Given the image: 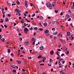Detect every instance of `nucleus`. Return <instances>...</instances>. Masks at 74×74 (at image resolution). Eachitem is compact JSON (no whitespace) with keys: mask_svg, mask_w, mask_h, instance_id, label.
Returning <instances> with one entry per match:
<instances>
[{"mask_svg":"<svg viewBox=\"0 0 74 74\" xmlns=\"http://www.w3.org/2000/svg\"><path fill=\"white\" fill-rule=\"evenodd\" d=\"M24 32L26 34L27 33V32H29V29L27 28H25L24 29Z\"/></svg>","mask_w":74,"mask_h":74,"instance_id":"obj_1","label":"nucleus"},{"mask_svg":"<svg viewBox=\"0 0 74 74\" xmlns=\"http://www.w3.org/2000/svg\"><path fill=\"white\" fill-rule=\"evenodd\" d=\"M32 42H33V45H34L35 44V40L34 38H32L31 40Z\"/></svg>","mask_w":74,"mask_h":74,"instance_id":"obj_2","label":"nucleus"},{"mask_svg":"<svg viewBox=\"0 0 74 74\" xmlns=\"http://www.w3.org/2000/svg\"><path fill=\"white\" fill-rule=\"evenodd\" d=\"M47 7H49L50 6H51V4L49 3H48L47 4Z\"/></svg>","mask_w":74,"mask_h":74,"instance_id":"obj_3","label":"nucleus"},{"mask_svg":"<svg viewBox=\"0 0 74 74\" xmlns=\"http://www.w3.org/2000/svg\"><path fill=\"white\" fill-rule=\"evenodd\" d=\"M25 5L26 8H27V1H25Z\"/></svg>","mask_w":74,"mask_h":74,"instance_id":"obj_4","label":"nucleus"},{"mask_svg":"<svg viewBox=\"0 0 74 74\" xmlns=\"http://www.w3.org/2000/svg\"><path fill=\"white\" fill-rule=\"evenodd\" d=\"M19 10L18 9H16L14 10L15 12H16V13H17V12H20V11H19Z\"/></svg>","mask_w":74,"mask_h":74,"instance_id":"obj_5","label":"nucleus"},{"mask_svg":"<svg viewBox=\"0 0 74 74\" xmlns=\"http://www.w3.org/2000/svg\"><path fill=\"white\" fill-rule=\"evenodd\" d=\"M24 44L25 45H26L27 46V45H28V44H29V42H24Z\"/></svg>","mask_w":74,"mask_h":74,"instance_id":"obj_6","label":"nucleus"},{"mask_svg":"<svg viewBox=\"0 0 74 74\" xmlns=\"http://www.w3.org/2000/svg\"><path fill=\"white\" fill-rule=\"evenodd\" d=\"M67 36H70V32H67Z\"/></svg>","mask_w":74,"mask_h":74,"instance_id":"obj_7","label":"nucleus"},{"mask_svg":"<svg viewBox=\"0 0 74 74\" xmlns=\"http://www.w3.org/2000/svg\"><path fill=\"white\" fill-rule=\"evenodd\" d=\"M54 52L52 50L50 51V54L51 55H53V54Z\"/></svg>","mask_w":74,"mask_h":74,"instance_id":"obj_8","label":"nucleus"},{"mask_svg":"<svg viewBox=\"0 0 74 74\" xmlns=\"http://www.w3.org/2000/svg\"><path fill=\"white\" fill-rule=\"evenodd\" d=\"M5 22H8V21H9V20H8V18H5Z\"/></svg>","mask_w":74,"mask_h":74,"instance_id":"obj_9","label":"nucleus"},{"mask_svg":"<svg viewBox=\"0 0 74 74\" xmlns=\"http://www.w3.org/2000/svg\"><path fill=\"white\" fill-rule=\"evenodd\" d=\"M40 50H43L44 49V47L43 46H41V47H40Z\"/></svg>","mask_w":74,"mask_h":74,"instance_id":"obj_10","label":"nucleus"},{"mask_svg":"<svg viewBox=\"0 0 74 74\" xmlns=\"http://www.w3.org/2000/svg\"><path fill=\"white\" fill-rule=\"evenodd\" d=\"M53 34L54 35H56L57 34H58V32H54L53 33Z\"/></svg>","mask_w":74,"mask_h":74,"instance_id":"obj_11","label":"nucleus"},{"mask_svg":"<svg viewBox=\"0 0 74 74\" xmlns=\"http://www.w3.org/2000/svg\"><path fill=\"white\" fill-rule=\"evenodd\" d=\"M47 23H44V26H45V27L47 26Z\"/></svg>","mask_w":74,"mask_h":74,"instance_id":"obj_12","label":"nucleus"},{"mask_svg":"<svg viewBox=\"0 0 74 74\" xmlns=\"http://www.w3.org/2000/svg\"><path fill=\"white\" fill-rule=\"evenodd\" d=\"M66 16L68 18H70V16H69V15L68 14H67L66 15Z\"/></svg>","mask_w":74,"mask_h":74,"instance_id":"obj_13","label":"nucleus"},{"mask_svg":"<svg viewBox=\"0 0 74 74\" xmlns=\"http://www.w3.org/2000/svg\"><path fill=\"white\" fill-rule=\"evenodd\" d=\"M16 3L18 5H19V4H20V2H19V1H16Z\"/></svg>","mask_w":74,"mask_h":74,"instance_id":"obj_14","label":"nucleus"},{"mask_svg":"<svg viewBox=\"0 0 74 74\" xmlns=\"http://www.w3.org/2000/svg\"><path fill=\"white\" fill-rule=\"evenodd\" d=\"M17 62H18V64H21V61H17Z\"/></svg>","mask_w":74,"mask_h":74,"instance_id":"obj_15","label":"nucleus"},{"mask_svg":"<svg viewBox=\"0 0 74 74\" xmlns=\"http://www.w3.org/2000/svg\"><path fill=\"white\" fill-rule=\"evenodd\" d=\"M1 40L2 41H3V42H4L5 41V39H4V38H3L1 39Z\"/></svg>","mask_w":74,"mask_h":74,"instance_id":"obj_16","label":"nucleus"},{"mask_svg":"<svg viewBox=\"0 0 74 74\" xmlns=\"http://www.w3.org/2000/svg\"><path fill=\"white\" fill-rule=\"evenodd\" d=\"M41 58V55H39L38 56V59H40Z\"/></svg>","mask_w":74,"mask_h":74,"instance_id":"obj_17","label":"nucleus"},{"mask_svg":"<svg viewBox=\"0 0 74 74\" xmlns=\"http://www.w3.org/2000/svg\"><path fill=\"white\" fill-rule=\"evenodd\" d=\"M52 60L51 59H50L49 63H52Z\"/></svg>","mask_w":74,"mask_h":74,"instance_id":"obj_18","label":"nucleus"},{"mask_svg":"<svg viewBox=\"0 0 74 74\" xmlns=\"http://www.w3.org/2000/svg\"><path fill=\"white\" fill-rule=\"evenodd\" d=\"M49 32L48 30H46L45 31V33H48Z\"/></svg>","mask_w":74,"mask_h":74,"instance_id":"obj_19","label":"nucleus"},{"mask_svg":"<svg viewBox=\"0 0 74 74\" xmlns=\"http://www.w3.org/2000/svg\"><path fill=\"white\" fill-rule=\"evenodd\" d=\"M16 71V70H15V69H14L13 70V72L14 73H15Z\"/></svg>","mask_w":74,"mask_h":74,"instance_id":"obj_20","label":"nucleus"},{"mask_svg":"<svg viewBox=\"0 0 74 74\" xmlns=\"http://www.w3.org/2000/svg\"><path fill=\"white\" fill-rule=\"evenodd\" d=\"M8 53H10V49H8Z\"/></svg>","mask_w":74,"mask_h":74,"instance_id":"obj_21","label":"nucleus"},{"mask_svg":"<svg viewBox=\"0 0 74 74\" xmlns=\"http://www.w3.org/2000/svg\"><path fill=\"white\" fill-rule=\"evenodd\" d=\"M74 5H73L72 6V7L71 8V9L73 10V9H74Z\"/></svg>","mask_w":74,"mask_h":74,"instance_id":"obj_22","label":"nucleus"},{"mask_svg":"<svg viewBox=\"0 0 74 74\" xmlns=\"http://www.w3.org/2000/svg\"><path fill=\"white\" fill-rule=\"evenodd\" d=\"M35 16V14H34L33 15H32L31 16L32 17H33Z\"/></svg>","mask_w":74,"mask_h":74,"instance_id":"obj_23","label":"nucleus"},{"mask_svg":"<svg viewBox=\"0 0 74 74\" xmlns=\"http://www.w3.org/2000/svg\"><path fill=\"white\" fill-rule=\"evenodd\" d=\"M32 25H36V23H33Z\"/></svg>","mask_w":74,"mask_h":74,"instance_id":"obj_24","label":"nucleus"},{"mask_svg":"<svg viewBox=\"0 0 74 74\" xmlns=\"http://www.w3.org/2000/svg\"><path fill=\"white\" fill-rule=\"evenodd\" d=\"M48 7H49V8L50 9H52V6H50Z\"/></svg>","mask_w":74,"mask_h":74,"instance_id":"obj_25","label":"nucleus"},{"mask_svg":"<svg viewBox=\"0 0 74 74\" xmlns=\"http://www.w3.org/2000/svg\"><path fill=\"white\" fill-rule=\"evenodd\" d=\"M55 12H56V14H57V12H58V10L56 11V10H55Z\"/></svg>","mask_w":74,"mask_h":74,"instance_id":"obj_26","label":"nucleus"},{"mask_svg":"<svg viewBox=\"0 0 74 74\" xmlns=\"http://www.w3.org/2000/svg\"><path fill=\"white\" fill-rule=\"evenodd\" d=\"M62 64H64V63L65 62V61H62Z\"/></svg>","mask_w":74,"mask_h":74,"instance_id":"obj_27","label":"nucleus"},{"mask_svg":"<svg viewBox=\"0 0 74 74\" xmlns=\"http://www.w3.org/2000/svg\"><path fill=\"white\" fill-rule=\"evenodd\" d=\"M40 66H44V64H40Z\"/></svg>","mask_w":74,"mask_h":74,"instance_id":"obj_28","label":"nucleus"},{"mask_svg":"<svg viewBox=\"0 0 74 74\" xmlns=\"http://www.w3.org/2000/svg\"><path fill=\"white\" fill-rule=\"evenodd\" d=\"M7 4L8 5H10V3H8V2H7Z\"/></svg>","mask_w":74,"mask_h":74,"instance_id":"obj_29","label":"nucleus"},{"mask_svg":"<svg viewBox=\"0 0 74 74\" xmlns=\"http://www.w3.org/2000/svg\"><path fill=\"white\" fill-rule=\"evenodd\" d=\"M39 30H40V31H42V30H43V29L42 28H40L39 29Z\"/></svg>","mask_w":74,"mask_h":74,"instance_id":"obj_30","label":"nucleus"},{"mask_svg":"<svg viewBox=\"0 0 74 74\" xmlns=\"http://www.w3.org/2000/svg\"><path fill=\"white\" fill-rule=\"evenodd\" d=\"M4 26L5 28H7V26L6 25H4Z\"/></svg>","mask_w":74,"mask_h":74,"instance_id":"obj_31","label":"nucleus"},{"mask_svg":"<svg viewBox=\"0 0 74 74\" xmlns=\"http://www.w3.org/2000/svg\"><path fill=\"white\" fill-rule=\"evenodd\" d=\"M19 40H20V41H22V38H20Z\"/></svg>","mask_w":74,"mask_h":74,"instance_id":"obj_32","label":"nucleus"},{"mask_svg":"<svg viewBox=\"0 0 74 74\" xmlns=\"http://www.w3.org/2000/svg\"><path fill=\"white\" fill-rule=\"evenodd\" d=\"M24 63L25 64H26L27 63V62H26V61H24Z\"/></svg>","mask_w":74,"mask_h":74,"instance_id":"obj_33","label":"nucleus"},{"mask_svg":"<svg viewBox=\"0 0 74 74\" xmlns=\"http://www.w3.org/2000/svg\"><path fill=\"white\" fill-rule=\"evenodd\" d=\"M33 7L34 8H36V7H35V6L34 5V4H33Z\"/></svg>","mask_w":74,"mask_h":74,"instance_id":"obj_34","label":"nucleus"},{"mask_svg":"<svg viewBox=\"0 0 74 74\" xmlns=\"http://www.w3.org/2000/svg\"><path fill=\"white\" fill-rule=\"evenodd\" d=\"M42 60H40V61H39V63H41L42 62Z\"/></svg>","mask_w":74,"mask_h":74,"instance_id":"obj_35","label":"nucleus"},{"mask_svg":"<svg viewBox=\"0 0 74 74\" xmlns=\"http://www.w3.org/2000/svg\"><path fill=\"white\" fill-rule=\"evenodd\" d=\"M3 20H2L0 21V23H3Z\"/></svg>","mask_w":74,"mask_h":74,"instance_id":"obj_36","label":"nucleus"},{"mask_svg":"<svg viewBox=\"0 0 74 74\" xmlns=\"http://www.w3.org/2000/svg\"><path fill=\"white\" fill-rule=\"evenodd\" d=\"M40 19H42V16H40L39 17Z\"/></svg>","mask_w":74,"mask_h":74,"instance_id":"obj_37","label":"nucleus"},{"mask_svg":"<svg viewBox=\"0 0 74 74\" xmlns=\"http://www.w3.org/2000/svg\"><path fill=\"white\" fill-rule=\"evenodd\" d=\"M74 37H72L71 38V41H73V39L74 38Z\"/></svg>","mask_w":74,"mask_h":74,"instance_id":"obj_38","label":"nucleus"},{"mask_svg":"<svg viewBox=\"0 0 74 74\" xmlns=\"http://www.w3.org/2000/svg\"><path fill=\"white\" fill-rule=\"evenodd\" d=\"M48 66H51V64H48Z\"/></svg>","mask_w":74,"mask_h":74,"instance_id":"obj_39","label":"nucleus"},{"mask_svg":"<svg viewBox=\"0 0 74 74\" xmlns=\"http://www.w3.org/2000/svg\"><path fill=\"white\" fill-rule=\"evenodd\" d=\"M8 16H9V17H10L11 16V15L10 14H8Z\"/></svg>","mask_w":74,"mask_h":74,"instance_id":"obj_40","label":"nucleus"},{"mask_svg":"<svg viewBox=\"0 0 74 74\" xmlns=\"http://www.w3.org/2000/svg\"><path fill=\"white\" fill-rule=\"evenodd\" d=\"M5 10H8V8H7V7H5Z\"/></svg>","mask_w":74,"mask_h":74,"instance_id":"obj_41","label":"nucleus"},{"mask_svg":"<svg viewBox=\"0 0 74 74\" xmlns=\"http://www.w3.org/2000/svg\"><path fill=\"white\" fill-rule=\"evenodd\" d=\"M21 23H22V24H23V23H24V22L22 21H21Z\"/></svg>","mask_w":74,"mask_h":74,"instance_id":"obj_42","label":"nucleus"},{"mask_svg":"<svg viewBox=\"0 0 74 74\" xmlns=\"http://www.w3.org/2000/svg\"><path fill=\"white\" fill-rule=\"evenodd\" d=\"M46 36H49V34H46Z\"/></svg>","mask_w":74,"mask_h":74,"instance_id":"obj_43","label":"nucleus"},{"mask_svg":"<svg viewBox=\"0 0 74 74\" xmlns=\"http://www.w3.org/2000/svg\"><path fill=\"white\" fill-rule=\"evenodd\" d=\"M67 54H69V51H67L66 52Z\"/></svg>","mask_w":74,"mask_h":74,"instance_id":"obj_44","label":"nucleus"},{"mask_svg":"<svg viewBox=\"0 0 74 74\" xmlns=\"http://www.w3.org/2000/svg\"><path fill=\"white\" fill-rule=\"evenodd\" d=\"M64 56V54H62L61 55V56Z\"/></svg>","mask_w":74,"mask_h":74,"instance_id":"obj_45","label":"nucleus"},{"mask_svg":"<svg viewBox=\"0 0 74 74\" xmlns=\"http://www.w3.org/2000/svg\"><path fill=\"white\" fill-rule=\"evenodd\" d=\"M30 30H33V28L32 27L30 29H29Z\"/></svg>","mask_w":74,"mask_h":74,"instance_id":"obj_46","label":"nucleus"},{"mask_svg":"<svg viewBox=\"0 0 74 74\" xmlns=\"http://www.w3.org/2000/svg\"><path fill=\"white\" fill-rule=\"evenodd\" d=\"M33 4L32 3H30V4H31V7L32 6H33Z\"/></svg>","mask_w":74,"mask_h":74,"instance_id":"obj_47","label":"nucleus"},{"mask_svg":"<svg viewBox=\"0 0 74 74\" xmlns=\"http://www.w3.org/2000/svg\"><path fill=\"white\" fill-rule=\"evenodd\" d=\"M63 13L62 12L60 14V15H63Z\"/></svg>","mask_w":74,"mask_h":74,"instance_id":"obj_48","label":"nucleus"},{"mask_svg":"<svg viewBox=\"0 0 74 74\" xmlns=\"http://www.w3.org/2000/svg\"><path fill=\"white\" fill-rule=\"evenodd\" d=\"M71 21V18H69V19L68 20V21Z\"/></svg>","mask_w":74,"mask_h":74,"instance_id":"obj_49","label":"nucleus"},{"mask_svg":"<svg viewBox=\"0 0 74 74\" xmlns=\"http://www.w3.org/2000/svg\"><path fill=\"white\" fill-rule=\"evenodd\" d=\"M26 23H24V26H26Z\"/></svg>","mask_w":74,"mask_h":74,"instance_id":"obj_50","label":"nucleus"},{"mask_svg":"<svg viewBox=\"0 0 74 74\" xmlns=\"http://www.w3.org/2000/svg\"><path fill=\"white\" fill-rule=\"evenodd\" d=\"M11 56H14V54L13 53H12L11 54Z\"/></svg>","mask_w":74,"mask_h":74,"instance_id":"obj_51","label":"nucleus"},{"mask_svg":"<svg viewBox=\"0 0 74 74\" xmlns=\"http://www.w3.org/2000/svg\"><path fill=\"white\" fill-rule=\"evenodd\" d=\"M2 38V37L1 36V35H0V39H1Z\"/></svg>","mask_w":74,"mask_h":74,"instance_id":"obj_52","label":"nucleus"},{"mask_svg":"<svg viewBox=\"0 0 74 74\" xmlns=\"http://www.w3.org/2000/svg\"><path fill=\"white\" fill-rule=\"evenodd\" d=\"M27 22H30V21H29L28 20H27Z\"/></svg>","mask_w":74,"mask_h":74,"instance_id":"obj_53","label":"nucleus"},{"mask_svg":"<svg viewBox=\"0 0 74 74\" xmlns=\"http://www.w3.org/2000/svg\"><path fill=\"white\" fill-rule=\"evenodd\" d=\"M57 59L58 60L60 59V58L59 57H57Z\"/></svg>","mask_w":74,"mask_h":74,"instance_id":"obj_54","label":"nucleus"},{"mask_svg":"<svg viewBox=\"0 0 74 74\" xmlns=\"http://www.w3.org/2000/svg\"><path fill=\"white\" fill-rule=\"evenodd\" d=\"M4 9L3 8H2V11H4Z\"/></svg>","mask_w":74,"mask_h":74,"instance_id":"obj_55","label":"nucleus"},{"mask_svg":"<svg viewBox=\"0 0 74 74\" xmlns=\"http://www.w3.org/2000/svg\"><path fill=\"white\" fill-rule=\"evenodd\" d=\"M55 30V28H53L52 29V30Z\"/></svg>","mask_w":74,"mask_h":74,"instance_id":"obj_56","label":"nucleus"},{"mask_svg":"<svg viewBox=\"0 0 74 74\" xmlns=\"http://www.w3.org/2000/svg\"><path fill=\"white\" fill-rule=\"evenodd\" d=\"M21 49H23V47H21V48H20Z\"/></svg>","mask_w":74,"mask_h":74,"instance_id":"obj_57","label":"nucleus"},{"mask_svg":"<svg viewBox=\"0 0 74 74\" xmlns=\"http://www.w3.org/2000/svg\"><path fill=\"white\" fill-rule=\"evenodd\" d=\"M71 26L72 27H74L73 26V25H72V23L71 24Z\"/></svg>","mask_w":74,"mask_h":74,"instance_id":"obj_58","label":"nucleus"},{"mask_svg":"<svg viewBox=\"0 0 74 74\" xmlns=\"http://www.w3.org/2000/svg\"><path fill=\"white\" fill-rule=\"evenodd\" d=\"M47 18H48V19H51V17L49 16L47 17Z\"/></svg>","mask_w":74,"mask_h":74,"instance_id":"obj_59","label":"nucleus"},{"mask_svg":"<svg viewBox=\"0 0 74 74\" xmlns=\"http://www.w3.org/2000/svg\"><path fill=\"white\" fill-rule=\"evenodd\" d=\"M19 19H22V18L21 17H19Z\"/></svg>","mask_w":74,"mask_h":74,"instance_id":"obj_60","label":"nucleus"},{"mask_svg":"<svg viewBox=\"0 0 74 74\" xmlns=\"http://www.w3.org/2000/svg\"><path fill=\"white\" fill-rule=\"evenodd\" d=\"M36 32L34 33V36H36Z\"/></svg>","mask_w":74,"mask_h":74,"instance_id":"obj_61","label":"nucleus"},{"mask_svg":"<svg viewBox=\"0 0 74 74\" xmlns=\"http://www.w3.org/2000/svg\"><path fill=\"white\" fill-rule=\"evenodd\" d=\"M58 51H60L61 50L60 49H58Z\"/></svg>","mask_w":74,"mask_h":74,"instance_id":"obj_62","label":"nucleus"},{"mask_svg":"<svg viewBox=\"0 0 74 74\" xmlns=\"http://www.w3.org/2000/svg\"><path fill=\"white\" fill-rule=\"evenodd\" d=\"M52 23L53 24H54L55 23V21H53L52 22Z\"/></svg>","mask_w":74,"mask_h":74,"instance_id":"obj_63","label":"nucleus"},{"mask_svg":"<svg viewBox=\"0 0 74 74\" xmlns=\"http://www.w3.org/2000/svg\"><path fill=\"white\" fill-rule=\"evenodd\" d=\"M2 29L1 28H0V32H1Z\"/></svg>","mask_w":74,"mask_h":74,"instance_id":"obj_64","label":"nucleus"}]
</instances>
